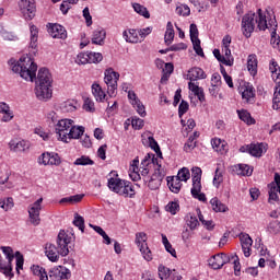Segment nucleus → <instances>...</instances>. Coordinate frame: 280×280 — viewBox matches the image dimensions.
Listing matches in <instances>:
<instances>
[{
  "mask_svg": "<svg viewBox=\"0 0 280 280\" xmlns=\"http://www.w3.org/2000/svg\"><path fill=\"white\" fill-rule=\"evenodd\" d=\"M72 237L65 232V230H60L57 236V247L51 243H46L45 245V255L49 259V261L56 262L61 257H67L69 255V244H71Z\"/></svg>",
  "mask_w": 280,
  "mask_h": 280,
  "instance_id": "1",
  "label": "nucleus"
},
{
  "mask_svg": "<svg viewBox=\"0 0 280 280\" xmlns=\"http://www.w3.org/2000/svg\"><path fill=\"white\" fill-rule=\"evenodd\" d=\"M256 15L253 12L246 13L242 19V32L245 38H250L253 32H255V25H257L260 32H266L268 30V21L266 15L261 13V9H258Z\"/></svg>",
  "mask_w": 280,
  "mask_h": 280,
  "instance_id": "2",
  "label": "nucleus"
},
{
  "mask_svg": "<svg viewBox=\"0 0 280 280\" xmlns=\"http://www.w3.org/2000/svg\"><path fill=\"white\" fill-rule=\"evenodd\" d=\"M9 65L12 67L13 73H19L20 78H23V80H30V82H34V80H36L38 66L34 60H32V58L22 57L19 61L10 59Z\"/></svg>",
  "mask_w": 280,
  "mask_h": 280,
  "instance_id": "3",
  "label": "nucleus"
},
{
  "mask_svg": "<svg viewBox=\"0 0 280 280\" xmlns=\"http://www.w3.org/2000/svg\"><path fill=\"white\" fill-rule=\"evenodd\" d=\"M52 82L54 79L51 78V72H49V69L42 68L38 70L35 88V95L37 100H40L42 102H47V100H51Z\"/></svg>",
  "mask_w": 280,
  "mask_h": 280,
  "instance_id": "4",
  "label": "nucleus"
},
{
  "mask_svg": "<svg viewBox=\"0 0 280 280\" xmlns=\"http://www.w3.org/2000/svg\"><path fill=\"white\" fill-rule=\"evenodd\" d=\"M148 234L145 232H139L136 234V244L142 253L143 259L145 261H152V250L148 247Z\"/></svg>",
  "mask_w": 280,
  "mask_h": 280,
  "instance_id": "5",
  "label": "nucleus"
},
{
  "mask_svg": "<svg viewBox=\"0 0 280 280\" xmlns=\"http://www.w3.org/2000/svg\"><path fill=\"white\" fill-rule=\"evenodd\" d=\"M1 249L8 259V264H12V261H14V250H12V247H1ZM15 259H16L15 270L18 275H20L21 270H23V264L25 262V259L23 258V254H21V252H15Z\"/></svg>",
  "mask_w": 280,
  "mask_h": 280,
  "instance_id": "6",
  "label": "nucleus"
},
{
  "mask_svg": "<svg viewBox=\"0 0 280 280\" xmlns=\"http://www.w3.org/2000/svg\"><path fill=\"white\" fill-rule=\"evenodd\" d=\"M105 84L107 85V93L109 97L115 95V91H117V81L119 80V72L113 71V69H108L105 71Z\"/></svg>",
  "mask_w": 280,
  "mask_h": 280,
  "instance_id": "7",
  "label": "nucleus"
},
{
  "mask_svg": "<svg viewBox=\"0 0 280 280\" xmlns=\"http://www.w3.org/2000/svg\"><path fill=\"white\" fill-rule=\"evenodd\" d=\"M72 124L73 120L67 118L60 119L56 124L55 132L58 135L59 139L63 141V143H69V141H67V136L69 135Z\"/></svg>",
  "mask_w": 280,
  "mask_h": 280,
  "instance_id": "8",
  "label": "nucleus"
},
{
  "mask_svg": "<svg viewBox=\"0 0 280 280\" xmlns=\"http://www.w3.org/2000/svg\"><path fill=\"white\" fill-rule=\"evenodd\" d=\"M43 209V198L37 199L28 207V218L33 226L40 224V211Z\"/></svg>",
  "mask_w": 280,
  "mask_h": 280,
  "instance_id": "9",
  "label": "nucleus"
},
{
  "mask_svg": "<svg viewBox=\"0 0 280 280\" xmlns=\"http://www.w3.org/2000/svg\"><path fill=\"white\" fill-rule=\"evenodd\" d=\"M19 5L27 21H32L36 16V4L34 0H21Z\"/></svg>",
  "mask_w": 280,
  "mask_h": 280,
  "instance_id": "10",
  "label": "nucleus"
},
{
  "mask_svg": "<svg viewBox=\"0 0 280 280\" xmlns=\"http://www.w3.org/2000/svg\"><path fill=\"white\" fill-rule=\"evenodd\" d=\"M190 40L192 43V47L197 56H200L201 58H205V51L202 50V47L200 46V38H198V25L190 24Z\"/></svg>",
  "mask_w": 280,
  "mask_h": 280,
  "instance_id": "11",
  "label": "nucleus"
},
{
  "mask_svg": "<svg viewBox=\"0 0 280 280\" xmlns=\"http://www.w3.org/2000/svg\"><path fill=\"white\" fill-rule=\"evenodd\" d=\"M48 277L50 280L71 279V270L62 266L55 267L49 269Z\"/></svg>",
  "mask_w": 280,
  "mask_h": 280,
  "instance_id": "12",
  "label": "nucleus"
},
{
  "mask_svg": "<svg viewBox=\"0 0 280 280\" xmlns=\"http://www.w3.org/2000/svg\"><path fill=\"white\" fill-rule=\"evenodd\" d=\"M128 98L130 100L133 108H136L137 113L140 115V117H145V106H143V103L137 97V94L133 91L128 92Z\"/></svg>",
  "mask_w": 280,
  "mask_h": 280,
  "instance_id": "13",
  "label": "nucleus"
},
{
  "mask_svg": "<svg viewBox=\"0 0 280 280\" xmlns=\"http://www.w3.org/2000/svg\"><path fill=\"white\" fill-rule=\"evenodd\" d=\"M226 261H229V258H226L225 254H217L209 260V266H211L213 270H220Z\"/></svg>",
  "mask_w": 280,
  "mask_h": 280,
  "instance_id": "14",
  "label": "nucleus"
},
{
  "mask_svg": "<svg viewBox=\"0 0 280 280\" xmlns=\"http://www.w3.org/2000/svg\"><path fill=\"white\" fill-rule=\"evenodd\" d=\"M247 150V152H249V154L252 156H261V154H264V150H266V145L264 143L260 144H250L245 147H242L240 149L241 152H245Z\"/></svg>",
  "mask_w": 280,
  "mask_h": 280,
  "instance_id": "15",
  "label": "nucleus"
},
{
  "mask_svg": "<svg viewBox=\"0 0 280 280\" xmlns=\"http://www.w3.org/2000/svg\"><path fill=\"white\" fill-rule=\"evenodd\" d=\"M126 180H122L120 178L110 177L108 179V188L114 191L115 194H118L121 196V189H124Z\"/></svg>",
  "mask_w": 280,
  "mask_h": 280,
  "instance_id": "16",
  "label": "nucleus"
},
{
  "mask_svg": "<svg viewBox=\"0 0 280 280\" xmlns=\"http://www.w3.org/2000/svg\"><path fill=\"white\" fill-rule=\"evenodd\" d=\"M49 34L52 38H67V30L60 24H52L49 27Z\"/></svg>",
  "mask_w": 280,
  "mask_h": 280,
  "instance_id": "17",
  "label": "nucleus"
},
{
  "mask_svg": "<svg viewBox=\"0 0 280 280\" xmlns=\"http://www.w3.org/2000/svg\"><path fill=\"white\" fill-rule=\"evenodd\" d=\"M9 148L13 152H25V150H30V143L25 140L16 141V140H11L9 142Z\"/></svg>",
  "mask_w": 280,
  "mask_h": 280,
  "instance_id": "18",
  "label": "nucleus"
},
{
  "mask_svg": "<svg viewBox=\"0 0 280 280\" xmlns=\"http://www.w3.org/2000/svg\"><path fill=\"white\" fill-rule=\"evenodd\" d=\"M104 40H106V31L102 27L96 28L92 34V44L102 46Z\"/></svg>",
  "mask_w": 280,
  "mask_h": 280,
  "instance_id": "19",
  "label": "nucleus"
},
{
  "mask_svg": "<svg viewBox=\"0 0 280 280\" xmlns=\"http://www.w3.org/2000/svg\"><path fill=\"white\" fill-rule=\"evenodd\" d=\"M205 78H207V74L202 68L195 67L188 71V80H190V82H196V80H205Z\"/></svg>",
  "mask_w": 280,
  "mask_h": 280,
  "instance_id": "20",
  "label": "nucleus"
},
{
  "mask_svg": "<svg viewBox=\"0 0 280 280\" xmlns=\"http://www.w3.org/2000/svg\"><path fill=\"white\" fill-rule=\"evenodd\" d=\"M232 172L237 176H252L253 174V170L246 164H236L232 166Z\"/></svg>",
  "mask_w": 280,
  "mask_h": 280,
  "instance_id": "21",
  "label": "nucleus"
},
{
  "mask_svg": "<svg viewBox=\"0 0 280 280\" xmlns=\"http://www.w3.org/2000/svg\"><path fill=\"white\" fill-rule=\"evenodd\" d=\"M0 113L3 114L1 121L8 122L14 119V114L10 110V105L3 102H0Z\"/></svg>",
  "mask_w": 280,
  "mask_h": 280,
  "instance_id": "22",
  "label": "nucleus"
},
{
  "mask_svg": "<svg viewBox=\"0 0 280 280\" xmlns=\"http://www.w3.org/2000/svg\"><path fill=\"white\" fill-rule=\"evenodd\" d=\"M210 205L212 207V210L215 213H226V211H229V207H226V205L222 203V201H220V199H218V197H214L210 200Z\"/></svg>",
  "mask_w": 280,
  "mask_h": 280,
  "instance_id": "23",
  "label": "nucleus"
},
{
  "mask_svg": "<svg viewBox=\"0 0 280 280\" xmlns=\"http://www.w3.org/2000/svg\"><path fill=\"white\" fill-rule=\"evenodd\" d=\"M122 38H125L127 43H141L139 31L137 30L124 31Z\"/></svg>",
  "mask_w": 280,
  "mask_h": 280,
  "instance_id": "24",
  "label": "nucleus"
},
{
  "mask_svg": "<svg viewBox=\"0 0 280 280\" xmlns=\"http://www.w3.org/2000/svg\"><path fill=\"white\" fill-rule=\"evenodd\" d=\"M191 174H192V187H195V189H199L200 188V180H202V170L198 166H195L191 168Z\"/></svg>",
  "mask_w": 280,
  "mask_h": 280,
  "instance_id": "25",
  "label": "nucleus"
},
{
  "mask_svg": "<svg viewBox=\"0 0 280 280\" xmlns=\"http://www.w3.org/2000/svg\"><path fill=\"white\" fill-rule=\"evenodd\" d=\"M269 69H270V72H271V78L277 84L276 89L277 88L280 89V67H279V63H277L276 61H272Z\"/></svg>",
  "mask_w": 280,
  "mask_h": 280,
  "instance_id": "26",
  "label": "nucleus"
},
{
  "mask_svg": "<svg viewBox=\"0 0 280 280\" xmlns=\"http://www.w3.org/2000/svg\"><path fill=\"white\" fill-rule=\"evenodd\" d=\"M167 186L173 194H178L180 191V188L183 187V184L176 176H173L167 177Z\"/></svg>",
  "mask_w": 280,
  "mask_h": 280,
  "instance_id": "27",
  "label": "nucleus"
},
{
  "mask_svg": "<svg viewBox=\"0 0 280 280\" xmlns=\"http://www.w3.org/2000/svg\"><path fill=\"white\" fill-rule=\"evenodd\" d=\"M84 135V127L83 126H73L71 125L69 131H68V139H80Z\"/></svg>",
  "mask_w": 280,
  "mask_h": 280,
  "instance_id": "28",
  "label": "nucleus"
},
{
  "mask_svg": "<svg viewBox=\"0 0 280 280\" xmlns=\"http://www.w3.org/2000/svg\"><path fill=\"white\" fill-rule=\"evenodd\" d=\"M237 115L241 121H244L245 124H247V126H254V124H256L255 118H253V116H250V113H248V110L246 109H238Z\"/></svg>",
  "mask_w": 280,
  "mask_h": 280,
  "instance_id": "29",
  "label": "nucleus"
},
{
  "mask_svg": "<svg viewBox=\"0 0 280 280\" xmlns=\"http://www.w3.org/2000/svg\"><path fill=\"white\" fill-rule=\"evenodd\" d=\"M92 93L96 102H104V100H106V93H104V90H102V86L97 83L92 84Z\"/></svg>",
  "mask_w": 280,
  "mask_h": 280,
  "instance_id": "30",
  "label": "nucleus"
},
{
  "mask_svg": "<svg viewBox=\"0 0 280 280\" xmlns=\"http://www.w3.org/2000/svg\"><path fill=\"white\" fill-rule=\"evenodd\" d=\"M135 185L132 183L125 180V185L122 186V189L120 191V196H125V198H132L135 196Z\"/></svg>",
  "mask_w": 280,
  "mask_h": 280,
  "instance_id": "31",
  "label": "nucleus"
},
{
  "mask_svg": "<svg viewBox=\"0 0 280 280\" xmlns=\"http://www.w3.org/2000/svg\"><path fill=\"white\" fill-rule=\"evenodd\" d=\"M30 32H31L30 47L31 49H36V47H38V27H36V25H31Z\"/></svg>",
  "mask_w": 280,
  "mask_h": 280,
  "instance_id": "32",
  "label": "nucleus"
},
{
  "mask_svg": "<svg viewBox=\"0 0 280 280\" xmlns=\"http://www.w3.org/2000/svg\"><path fill=\"white\" fill-rule=\"evenodd\" d=\"M211 145L215 152H221V154H224L226 152V142L222 141L221 139H212Z\"/></svg>",
  "mask_w": 280,
  "mask_h": 280,
  "instance_id": "33",
  "label": "nucleus"
},
{
  "mask_svg": "<svg viewBox=\"0 0 280 280\" xmlns=\"http://www.w3.org/2000/svg\"><path fill=\"white\" fill-rule=\"evenodd\" d=\"M247 69L252 75H257V57L255 55L248 56Z\"/></svg>",
  "mask_w": 280,
  "mask_h": 280,
  "instance_id": "34",
  "label": "nucleus"
},
{
  "mask_svg": "<svg viewBox=\"0 0 280 280\" xmlns=\"http://www.w3.org/2000/svg\"><path fill=\"white\" fill-rule=\"evenodd\" d=\"M202 190V185H199V188H196V186H192L191 188V196L192 198H196L197 200H200V202H207V196L205 192H200Z\"/></svg>",
  "mask_w": 280,
  "mask_h": 280,
  "instance_id": "35",
  "label": "nucleus"
},
{
  "mask_svg": "<svg viewBox=\"0 0 280 280\" xmlns=\"http://www.w3.org/2000/svg\"><path fill=\"white\" fill-rule=\"evenodd\" d=\"M164 40L166 45H172V40H174V25L172 22H167Z\"/></svg>",
  "mask_w": 280,
  "mask_h": 280,
  "instance_id": "36",
  "label": "nucleus"
},
{
  "mask_svg": "<svg viewBox=\"0 0 280 280\" xmlns=\"http://www.w3.org/2000/svg\"><path fill=\"white\" fill-rule=\"evenodd\" d=\"M62 113H74L78 110V102L75 101H67L61 105Z\"/></svg>",
  "mask_w": 280,
  "mask_h": 280,
  "instance_id": "37",
  "label": "nucleus"
},
{
  "mask_svg": "<svg viewBox=\"0 0 280 280\" xmlns=\"http://www.w3.org/2000/svg\"><path fill=\"white\" fill-rule=\"evenodd\" d=\"M200 137V132L195 131L189 138L187 143L184 145V150L187 152V150H194L196 148V139Z\"/></svg>",
  "mask_w": 280,
  "mask_h": 280,
  "instance_id": "38",
  "label": "nucleus"
},
{
  "mask_svg": "<svg viewBox=\"0 0 280 280\" xmlns=\"http://www.w3.org/2000/svg\"><path fill=\"white\" fill-rule=\"evenodd\" d=\"M186 224L189 226L190 231H196L200 222L198 218L194 217V214L189 213L186 215Z\"/></svg>",
  "mask_w": 280,
  "mask_h": 280,
  "instance_id": "39",
  "label": "nucleus"
},
{
  "mask_svg": "<svg viewBox=\"0 0 280 280\" xmlns=\"http://www.w3.org/2000/svg\"><path fill=\"white\" fill-rule=\"evenodd\" d=\"M213 56L214 58H217L219 62H222V65H225V67H233V60L226 59V57L222 56L220 54V49H214Z\"/></svg>",
  "mask_w": 280,
  "mask_h": 280,
  "instance_id": "40",
  "label": "nucleus"
},
{
  "mask_svg": "<svg viewBox=\"0 0 280 280\" xmlns=\"http://www.w3.org/2000/svg\"><path fill=\"white\" fill-rule=\"evenodd\" d=\"M242 97L243 100H246V102H250V100L255 97V90L253 89V86L247 85L245 88H242Z\"/></svg>",
  "mask_w": 280,
  "mask_h": 280,
  "instance_id": "41",
  "label": "nucleus"
},
{
  "mask_svg": "<svg viewBox=\"0 0 280 280\" xmlns=\"http://www.w3.org/2000/svg\"><path fill=\"white\" fill-rule=\"evenodd\" d=\"M132 8L137 14H140V16H144V19H150V11H148V8L141 5L140 3H133Z\"/></svg>",
  "mask_w": 280,
  "mask_h": 280,
  "instance_id": "42",
  "label": "nucleus"
},
{
  "mask_svg": "<svg viewBox=\"0 0 280 280\" xmlns=\"http://www.w3.org/2000/svg\"><path fill=\"white\" fill-rule=\"evenodd\" d=\"M224 172L220 170V166L215 168L214 177H213V185L214 187H220L224 180Z\"/></svg>",
  "mask_w": 280,
  "mask_h": 280,
  "instance_id": "43",
  "label": "nucleus"
},
{
  "mask_svg": "<svg viewBox=\"0 0 280 280\" xmlns=\"http://www.w3.org/2000/svg\"><path fill=\"white\" fill-rule=\"evenodd\" d=\"M165 211H167L172 215H176V213L180 211V205H178V201H171L166 205Z\"/></svg>",
  "mask_w": 280,
  "mask_h": 280,
  "instance_id": "44",
  "label": "nucleus"
},
{
  "mask_svg": "<svg viewBox=\"0 0 280 280\" xmlns=\"http://www.w3.org/2000/svg\"><path fill=\"white\" fill-rule=\"evenodd\" d=\"M171 275H172V270H170V268L163 265L159 266V277L161 280H170Z\"/></svg>",
  "mask_w": 280,
  "mask_h": 280,
  "instance_id": "45",
  "label": "nucleus"
},
{
  "mask_svg": "<svg viewBox=\"0 0 280 280\" xmlns=\"http://www.w3.org/2000/svg\"><path fill=\"white\" fill-rule=\"evenodd\" d=\"M175 177H177L180 182L184 180L185 183H187V180L191 178V173H189V168L183 167L178 171V174Z\"/></svg>",
  "mask_w": 280,
  "mask_h": 280,
  "instance_id": "46",
  "label": "nucleus"
},
{
  "mask_svg": "<svg viewBox=\"0 0 280 280\" xmlns=\"http://www.w3.org/2000/svg\"><path fill=\"white\" fill-rule=\"evenodd\" d=\"M73 165H95V162L91 160L88 155H82L81 158L77 159L73 163Z\"/></svg>",
  "mask_w": 280,
  "mask_h": 280,
  "instance_id": "47",
  "label": "nucleus"
},
{
  "mask_svg": "<svg viewBox=\"0 0 280 280\" xmlns=\"http://www.w3.org/2000/svg\"><path fill=\"white\" fill-rule=\"evenodd\" d=\"M72 223L79 229V231H81V233H84V217L79 213H74V220Z\"/></svg>",
  "mask_w": 280,
  "mask_h": 280,
  "instance_id": "48",
  "label": "nucleus"
},
{
  "mask_svg": "<svg viewBox=\"0 0 280 280\" xmlns=\"http://www.w3.org/2000/svg\"><path fill=\"white\" fill-rule=\"evenodd\" d=\"M279 189H277V186H273L269 189V199L268 202L270 205H273V202H279Z\"/></svg>",
  "mask_w": 280,
  "mask_h": 280,
  "instance_id": "49",
  "label": "nucleus"
},
{
  "mask_svg": "<svg viewBox=\"0 0 280 280\" xmlns=\"http://www.w3.org/2000/svg\"><path fill=\"white\" fill-rule=\"evenodd\" d=\"M175 12L178 16H189V14H191V9H189L187 4H180L176 8Z\"/></svg>",
  "mask_w": 280,
  "mask_h": 280,
  "instance_id": "50",
  "label": "nucleus"
},
{
  "mask_svg": "<svg viewBox=\"0 0 280 280\" xmlns=\"http://www.w3.org/2000/svg\"><path fill=\"white\" fill-rule=\"evenodd\" d=\"M229 261H233L234 264V275L235 277H240V272H242V265H240V257L234 255L229 259Z\"/></svg>",
  "mask_w": 280,
  "mask_h": 280,
  "instance_id": "51",
  "label": "nucleus"
},
{
  "mask_svg": "<svg viewBox=\"0 0 280 280\" xmlns=\"http://www.w3.org/2000/svg\"><path fill=\"white\" fill-rule=\"evenodd\" d=\"M0 272H3L9 279H12L14 277V273L12 272V264L8 262V265L0 264Z\"/></svg>",
  "mask_w": 280,
  "mask_h": 280,
  "instance_id": "52",
  "label": "nucleus"
},
{
  "mask_svg": "<svg viewBox=\"0 0 280 280\" xmlns=\"http://www.w3.org/2000/svg\"><path fill=\"white\" fill-rule=\"evenodd\" d=\"M89 54V58H90V65H95L97 62H102V60H104V56H102V54L100 52H88Z\"/></svg>",
  "mask_w": 280,
  "mask_h": 280,
  "instance_id": "53",
  "label": "nucleus"
},
{
  "mask_svg": "<svg viewBox=\"0 0 280 280\" xmlns=\"http://www.w3.org/2000/svg\"><path fill=\"white\" fill-rule=\"evenodd\" d=\"M272 108L273 110L280 109V90L279 88H276V91L273 93V100H272Z\"/></svg>",
  "mask_w": 280,
  "mask_h": 280,
  "instance_id": "54",
  "label": "nucleus"
},
{
  "mask_svg": "<svg viewBox=\"0 0 280 280\" xmlns=\"http://www.w3.org/2000/svg\"><path fill=\"white\" fill-rule=\"evenodd\" d=\"M271 45H273L275 49L280 50V36L277 38V24H275L273 32L271 33Z\"/></svg>",
  "mask_w": 280,
  "mask_h": 280,
  "instance_id": "55",
  "label": "nucleus"
},
{
  "mask_svg": "<svg viewBox=\"0 0 280 280\" xmlns=\"http://www.w3.org/2000/svg\"><path fill=\"white\" fill-rule=\"evenodd\" d=\"M75 62L77 65H89L90 63L89 52L79 54L77 56Z\"/></svg>",
  "mask_w": 280,
  "mask_h": 280,
  "instance_id": "56",
  "label": "nucleus"
},
{
  "mask_svg": "<svg viewBox=\"0 0 280 280\" xmlns=\"http://www.w3.org/2000/svg\"><path fill=\"white\" fill-rule=\"evenodd\" d=\"M150 162L156 165H159V160L154 158V155L148 154L141 162L142 167H148L150 165Z\"/></svg>",
  "mask_w": 280,
  "mask_h": 280,
  "instance_id": "57",
  "label": "nucleus"
},
{
  "mask_svg": "<svg viewBox=\"0 0 280 280\" xmlns=\"http://www.w3.org/2000/svg\"><path fill=\"white\" fill-rule=\"evenodd\" d=\"M165 175L161 173V165L158 164V168H155L154 174L150 177L149 180H159V183H163V178Z\"/></svg>",
  "mask_w": 280,
  "mask_h": 280,
  "instance_id": "58",
  "label": "nucleus"
},
{
  "mask_svg": "<svg viewBox=\"0 0 280 280\" xmlns=\"http://www.w3.org/2000/svg\"><path fill=\"white\" fill-rule=\"evenodd\" d=\"M241 246H253V238L248 234L240 235Z\"/></svg>",
  "mask_w": 280,
  "mask_h": 280,
  "instance_id": "59",
  "label": "nucleus"
},
{
  "mask_svg": "<svg viewBox=\"0 0 280 280\" xmlns=\"http://www.w3.org/2000/svg\"><path fill=\"white\" fill-rule=\"evenodd\" d=\"M144 183H148V187L150 189H152V191L159 189V187H161V182H159V179H145L144 178Z\"/></svg>",
  "mask_w": 280,
  "mask_h": 280,
  "instance_id": "60",
  "label": "nucleus"
},
{
  "mask_svg": "<svg viewBox=\"0 0 280 280\" xmlns=\"http://www.w3.org/2000/svg\"><path fill=\"white\" fill-rule=\"evenodd\" d=\"M187 110H189V103H187V101H182L178 107V116L183 117Z\"/></svg>",
  "mask_w": 280,
  "mask_h": 280,
  "instance_id": "61",
  "label": "nucleus"
},
{
  "mask_svg": "<svg viewBox=\"0 0 280 280\" xmlns=\"http://www.w3.org/2000/svg\"><path fill=\"white\" fill-rule=\"evenodd\" d=\"M83 108L84 110H86L88 113H93V110H95V103H93L91 101V98H85L84 100V104H83Z\"/></svg>",
  "mask_w": 280,
  "mask_h": 280,
  "instance_id": "62",
  "label": "nucleus"
},
{
  "mask_svg": "<svg viewBox=\"0 0 280 280\" xmlns=\"http://www.w3.org/2000/svg\"><path fill=\"white\" fill-rule=\"evenodd\" d=\"M269 231H270V233H273L275 235L280 233V222L279 221H271L269 223Z\"/></svg>",
  "mask_w": 280,
  "mask_h": 280,
  "instance_id": "63",
  "label": "nucleus"
},
{
  "mask_svg": "<svg viewBox=\"0 0 280 280\" xmlns=\"http://www.w3.org/2000/svg\"><path fill=\"white\" fill-rule=\"evenodd\" d=\"M61 161H60V155H58V153H50V160H49V164L48 165H60Z\"/></svg>",
  "mask_w": 280,
  "mask_h": 280,
  "instance_id": "64",
  "label": "nucleus"
}]
</instances>
